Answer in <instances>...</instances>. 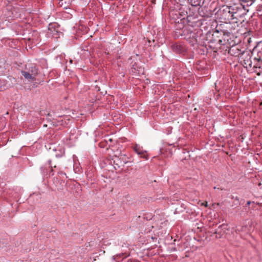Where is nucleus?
<instances>
[{
    "instance_id": "6e6552de",
    "label": "nucleus",
    "mask_w": 262,
    "mask_h": 262,
    "mask_svg": "<svg viewBox=\"0 0 262 262\" xmlns=\"http://www.w3.org/2000/svg\"><path fill=\"white\" fill-rule=\"evenodd\" d=\"M131 71L136 75L144 74V69L141 66H140L137 63H135L133 64L131 68Z\"/></svg>"
},
{
    "instance_id": "9b49d317",
    "label": "nucleus",
    "mask_w": 262,
    "mask_h": 262,
    "mask_svg": "<svg viewBox=\"0 0 262 262\" xmlns=\"http://www.w3.org/2000/svg\"><path fill=\"white\" fill-rule=\"evenodd\" d=\"M210 45H209V47L212 49L213 51V52H214V54L213 55L214 56H215V53L217 52V48H215V47H214L213 46V42H210Z\"/></svg>"
},
{
    "instance_id": "f03ea898",
    "label": "nucleus",
    "mask_w": 262,
    "mask_h": 262,
    "mask_svg": "<svg viewBox=\"0 0 262 262\" xmlns=\"http://www.w3.org/2000/svg\"><path fill=\"white\" fill-rule=\"evenodd\" d=\"M21 73L25 79L29 81H35L38 75V69L33 64H29L26 66V70L22 71Z\"/></svg>"
},
{
    "instance_id": "aec40b11",
    "label": "nucleus",
    "mask_w": 262,
    "mask_h": 262,
    "mask_svg": "<svg viewBox=\"0 0 262 262\" xmlns=\"http://www.w3.org/2000/svg\"><path fill=\"white\" fill-rule=\"evenodd\" d=\"M70 62L72 63V60H70Z\"/></svg>"
},
{
    "instance_id": "1a4fd4ad",
    "label": "nucleus",
    "mask_w": 262,
    "mask_h": 262,
    "mask_svg": "<svg viewBox=\"0 0 262 262\" xmlns=\"http://www.w3.org/2000/svg\"><path fill=\"white\" fill-rule=\"evenodd\" d=\"M231 200H233V204L232 205V207H237L239 205V201L237 196L234 197L232 196Z\"/></svg>"
},
{
    "instance_id": "39448f33",
    "label": "nucleus",
    "mask_w": 262,
    "mask_h": 262,
    "mask_svg": "<svg viewBox=\"0 0 262 262\" xmlns=\"http://www.w3.org/2000/svg\"><path fill=\"white\" fill-rule=\"evenodd\" d=\"M253 59L257 62L253 66V68L256 69L255 72L258 75H259L262 71V51H258L256 55L254 57Z\"/></svg>"
},
{
    "instance_id": "f3484780",
    "label": "nucleus",
    "mask_w": 262,
    "mask_h": 262,
    "mask_svg": "<svg viewBox=\"0 0 262 262\" xmlns=\"http://www.w3.org/2000/svg\"><path fill=\"white\" fill-rule=\"evenodd\" d=\"M261 106H262V102H261V103H260V106H259V107H260V108H261Z\"/></svg>"
},
{
    "instance_id": "7ed1b4c3",
    "label": "nucleus",
    "mask_w": 262,
    "mask_h": 262,
    "mask_svg": "<svg viewBox=\"0 0 262 262\" xmlns=\"http://www.w3.org/2000/svg\"><path fill=\"white\" fill-rule=\"evenodd\" d=\"M239 43L235 42V39L230 40V55L239 57L245 52V48Z\"/></svg>"
},
{
    "instance_id": "423d86ee",
    "label": "nucleus",
    "mask_w": 262,
    "mask_h": 262,
    "mask_svg": "<svg viewBox=\"0 0 262 262\" xmlns=\"http://www.w3.org/2000/svg\"><path fill=\"white\" fill-rule=\"evenodd\" d=\"M51 154L53 157H61L64 154V148L62 145L56 146L52 149Z\"/></svg>"
},
{
    "instance_id": "2eb2a0df",
    "label": "nucleus",
    "mask_w": 262,
    "mask_h": 262,
    "mask_svg": "<svg viewBox=\"0 0 262 262\" xmlns=\"http://www.w3.org/2000/svg\"><path fill=\"white\" fill-rule=\"evenodd\" d=\"M226 50H225V51L226 52H227L228 54H229V47H228V46H226Z\"/></svg>"
},
{
    "instance_id": "ddd939ff",
    "label": "nucleus",
    "mask_w": 262,
    "mask_h": 262,
    "mask_svg": "<svg viewBox=\"0 0 262 262\" xmlns=\"http://www.w3.org/2000/svg\"><path fill=\"white\" fill-rule=\"evenodd\" d=\"M113 139L112 138H110V137H107L106 139V142L110 141V142H113Z\"/></svg>"
},
{
    "instance_id": "6ab92c4d",
    "label": "nucleus",
    "mask_w": 262,
    "mask_h": 262,
    "mask_svg": "<svg viewBox=\"0 0 262 262\" xmlns=\"http://www.w3.org/2000/svg\"><path fill=\"white\" fill-rule=\"evenodd\" d=\"M214 188V189H216V188H217V187H214V188Z\"/></svg>"
},
{
    "instance_id": "f8f14e48",
    "label": "nucleus",
    "mask_w": 262,
    "mask_h": 262,
    "mask_svg": "<svg viewBox=\"0 0 262 262\" xmlns=\"http://www.w3.org/2000/svg\"><path fill=\"white\" fill-rule=\"evenodd\" d=\"M225 38H224L223 39H220L219 40V42L220 43V44L222 46H223L224 47H222L221 46L220 49H221L222 48H223V49H225Z\"/></svg>"
},
{
    "instance_id": "f257e3e1",
    "label": "nucleus",
    "mask_w": 262,
    "mask_h": 262,
    "mask_svg": "<svg viewBox=\"0 0 262 262\" xmlns=\"http://www.w3.org/2000/svg\"><path fill=\"white\" fill-rule=\"evenodd\" d=\"M238 3H235L232 7L230 5V14L231 18H230V40L235 39V42L241 43L242 32H241V25L243 20L242 16V9H241V4L239 1L237 0Z\"/></svg>"
},
{
    "instance_id": "9d476101",
    "label": "nucleus",
    "mask_w": 262,
    "mask_h": 262,
    "mask_svg": "<svg viewBox=\"0 0 262 262\" xmlns=\"http://www.w3.org/2000/svg\"><path fill=\"white\" fill-rule=\"evenodd\" d=\"M135 151L138 154V155H142L143 154V152L141 151L139 149V147L136 145L134 147Z\"/></svg>"
},
{
    "instance_id": "20e7f679",
    "label": "nucleus",
    "mask_w": 262,
    "mask_h": 262,
    "mask_svg": "<svg viewBox=\"0 0 262 262\" xmlns=\"http://www.w3.org/2000/svg\"><path fill=\"white\" fill-rule=\"evenodd\" d=\"M251 56L249 51H245L240 56V61L243 66L247 68H250L252 67V61L251 60Z\"/></svg>"
},
{
    "instance_id": "a211bd4d",
    "label": "nucleus",
    "mask_w": 262,
    "mask_h": 262,
    "mask_svg": "<svg viewBox=\"0 0 262 262\" xmlns=\"http://www.w3.org/2000/svg\"><path fill=\"white\" fill-rule=\"evenodd\" d=\"M217 189H221V190H223V188H217Z\"/></svg>"
},
{
    "instance_id": "4468645a",
    "label": "nucleus",
    "mask_w": 262,
    "mask_h": 262,
    "mask_svg": "<svg viewBox=\"0 0 262 262\" xmlns=\"http://www.w3.org/2000/svg\"><path fill=\"white\" fill-rule=\"evenodd\" d=\"M201 205L202 206H205V207H207L208 206V204H207V202H206L205 203H202L201 204Z\"/></svg>"
},
{
    "instance_id": "dca6fc26",
    "label": "nucleus",
    "mask_w": 262,
    "mask_h": 262,
    "mask_svg": "<svg viewBox=\"0 0 262 262\" xmlns=\"http://www.w3.org/2000/svg\"><path fill=\"white\" fill-rule=\"evenodd\" d=\"M251 204V202L250 201H248L247 203V204L248 205H250Z\"/></svg>"
},
{
    "instance_id": "0eeeda50",
    "label": "nucleus",
    "mask_w": 262,
    "mask_h": 262,
    "mask_svg": "<svg viewBox=\"0 0 262 262\" xmlns=\"http://www.w3.org/2000/svg\"><path fill=\"white\" fill-rule=\"evenodd\" d=\"M127 157L125 155H121L120 157H115L114 159V163L118 167L123 166L124 164L127 163Z\"/></svg>"
}]
</instances>
